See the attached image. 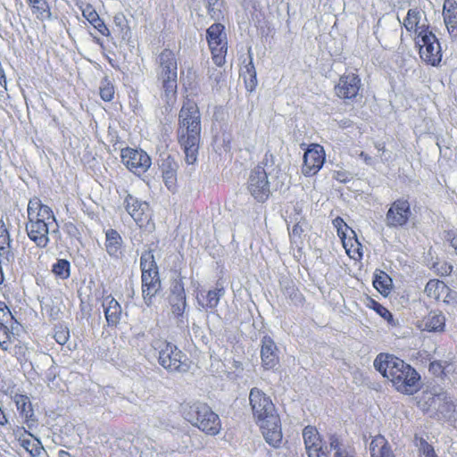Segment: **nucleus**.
<instances>
[{
  "mask_svg": "<svg viewBox=\"0 0 457 457\" xmlns=\"http://www.w3.org/2000/svg\"><path fill=\"white\" fill-rule=\"evenodd\" d=\"M225 295L224 287L217 283L216 287L207 291H202L197 295V302L204 310H213L218 306L220 298Z\"/></svg>",
  "mask_w": 457,
  "mask_h": 457,
  "instance_id": "obj_24",
  "label": "nucleus"
},
{
  "mask_svg": "<svg viewBox=\"0 0 457 457\" xmlns=\"http://www.w3.org/2000/svg\"><path fill=\"white\" fill-rule=\"evenodd\" d=\"M31 13L40 21L52 19V8L47 0H25Z\"/></svg>",
  "mask_w": 457,
  "mask_h": 457,
  "instance_id": "obj_29",
  "label": "nucleus"
},
{
  "mask_svg": "<svg viewBox=\"0 0 457 457\" xmlns=\"http://www.w3.org/2000/svg\"><path fill=\"white\" fill-rule=\"evenodd\" d=\"M433 269L437 275L442 276V277H446V276L451 275V273L453 272V267L448 262L444 261V262H435L433 264Z\"/></svg>",
  "mask_w": 457,
  "mask_h": 457,
  "instance_id": "obj_46",
  "label": "nucleus"
},
{
  "mask_svg": "<svg viewBox=\"0 0 457 457\" xmlns=\"http://www.w3.org/2000/svg\"><path fill=\"white\" fill-rule=\"evenodd\" d=\"M94 42L96 43L97 45H100V46L103 45L102 41L98 37H95L94 38Z\"/></svg>",
  "mask_w": 457,
  "mask_h": 457,
  "instance_id": "obj_61",
  "label": "nucleus"
},
{
  "mask_svg": "<svg viewBox=\"0 0 457 457\" xmlns=\"http://www.w3.org/2000/svg\"><path fill=\"white\" fill-rule=\"evenodd\" d=\"M7 423H8V419H7L4 410L0 406V426H5V425H7Z\"/></svg>",
  "mask_w": 457,
  "mask_h": 457,
  "instance_id": "obj_58",
  "label": "nucleus"
},
{
  "mask_svg": "<svg viewBox=\"0 0 457 457\" xmlns=\"http://www.w3.org/2000/svg\"><path fill=\"white\" fill-rule=\"evenodd\" d=\"M422 12L419 8L409 9L406 17L403 19V26L415 37L422 29V28H429L428 25L420 24Z\"/></svg>",
  "mask_w": 457,
  "mask_h": 457,
  "instance_id": "obj_28",
  "label": "nucleus"
},
{
  "mask_svg": "<svg viewBox=\"0 0 457 457\" xmlns=\"http://www.w3.org/2000/svg\"><path fill=\"white\" fill-rule=\"evenodd\" d=\"M171 312L176 318H181L187 306L186 295L184 291L179 292L171 299Z\"/></svg>",
  "mask_w": 457,
  "mask_h": 457,
  "instance_id": "obj_36",
  "label": "nucleus"
},
{
  "mask_svg": "<svg viewBox=\"0 0 457 457\" xmlns=\"http://www.w3.org/2000/svg\"><path fill=\"white\" fill-rule=\"evenodd\" d=\"M275 164V156L274 154L269 150L265 153L262 160L257 164L262 165V170H265L266 167H271Z\"/></svg>",
  "mask_w": 457,
  "mask_h": 457,
  "instance_id": "obj_54",
  "label": "nucleus"
},
{
  "mask_svg": "<svg viewBox=\"0 0 457 457\" xmlns=\"http://www.w3.org/2000/svg\"><path fill=\"white\" fill-rule=\"evenodd\" d=\"M303 437L309 457H328L323 448L322 439L315 427H305L303 431Z\"/></svg>",
  "mask_w": 457,
  "mask_h": 457,
  "instance_id": "obj_20",
  "label": "nucleus"
},
{
  "mask_svg": "<svg viewBox=\"0 0 457 457\" xmlns=\"http://www.w3.org/2000/svg\"><path fill=\"white\" fill-rule=\"evenodd\" d=\"M10 320H14L15 318L12 314L8 305L2 300H0V323H7Z\"/></svg>",
  "mask_w": 457,
  "mask_h": 457,
  "instance_id": "obj_50",
  "label": "nucleus"
},
{
  "mask_svg": "<svg viewBox=\"0 0 457 457\" xmlns=\"http://www.w3.org/2000/svg\"><path fill=\"white\" fill-rule=\"evenodd\" d=\"M58 457H73V456L67 451L60 450L58 453Z\"/></svg>",
  "mask_w": 457,
  "mask_h": 457,
  "instance_id": "obj_60",
  "label": "nucleus"
},
{
  "mask_svg": "<svg viewBox=\"0 0 457 457\" xmlns=\"http://www.w3.org/2000/svg\"><path fill=\"white\" fill-rule=\"evenodd\" d=\"M361 79L354 72L342 74L334 87L335 95L344 101H355L361 89Z\"/></svg>",
  "mask_w": 457,
  "mask_h": 457,
  "instance_id": "obj_15",
  "label": "nucleus"
},
{
  "mask_svg": "<svg viewBox=\"0 0 457 457\" xmlns=\"http://www.w3.org/2000/svg\"><path fill=\"white\" fill-rule=\"evenodd\" d=\"M99 95L101 99L104 102H112L114 99L115 87L107 77L101 81Z\"/></svg>",
  "mask_w": 457,
  "mask_h": 457,
  "instance_id": "obj_39",
  "label": "nucleus"
},
{
  "mask_svg": "<svg viewBox=\"0 0 457 457\" xmlns=\"http://www.w3.org/2000/svg\"><path fill=\"white\" fill-rule=\"evenodd\" d=\"M54 338L57 344L61 345H65L70 338L69 328L62 325L55 326L54 329Z\"/></svg>",
  "mask_w": 457,
  "mask_h": 457,
  "instance_id": "obj_42",
  "label": "nucleus"
},
{
  "mask_svg": "<svg viewBox=\"0 0 457 457\" xmlns=\"http://www.w3.org/2000/svg\"><path fill=\"white\" fill-rule=\"evenodd\" d=\"M326 160L323 146L319 144H311L303 154V163L301 171L305 177L316 175L322 168Z\"/></svg>",
  "mask_w": 457,
  "mask_h": 457,
  "instance_id": "obj_16",
  "label": "nucleus"
},
{
  "mask_svg": "<svg viewBox=\"0 0 457 457\" xmlns=\"http://www.w3.org/2000/svg\"><path fill=\"white\" fill-rule=\"evenodd\" d=\"M424 294L429 300L436 303L449 304L455 302L456 299V292L438 278H431L427 282Z\"/></svg>",
  "mask_w": 457,
  "mask_h": 457,
  "instance_id": "obj_17",
  "label": "nucleus"
},
{
  "mask_svg": "<svg viewBox=\"0 0 457 457\" xmlns=\"http://www.w3.org/2000/svg\"><path fill=\"white\" fill-rule=\"evenodd\" d=\"M78 7L80 10L83 18H85L91 26L94 22L102 19L96 8L90 3L78 4Z\"/></svg>",
  "mask_w": 457,
  "mask_h": 457,
  "instance_id": "obj_37",
  "label": "nucleus"
},
{
  "mask_svg": "<svg viewBox=\"0 0 457 457\" xmlns=\"http://www.w3.org/2000/svg\"><path fill=\"white\" fill-rule=\"evenodd\" d=\"M370 451L371 457H395L387 440L381 435L372 438Z\"/></svg>",
  "mask_w": 457,
  "mask_h": 457,
  "instance_id": "obj_31",
  "label": "nucleus"
},
{
  "mask_svg": "<svg viewBox=\"0 0 457 457\" xmlns=\"http://www.w3.org/2000/svg\"><path fill=\"white\" fill-rule=\"evenodd\" d=\"M445 239L454 249L457 254V233L454 230H447L445 232Z\"/></svg>",
  "mask_w": 457,
  "mask_h": 457,
  "instance_id": "obj_55",
  "label": "nucleus"
},
{
  "mask_svg": "<svg viewBox=\"0 0 457 457\" xmlns=\"http://www.w3.org/2000/svg\"><path fill=\"white\" fill-rule=\"evenodd\" d=\"M201 114L197 104L187 98L179 112L177 139L187 164H194L201 141Z\"/></svg>",
  "mask_w": 457,
  "mask_h": 457,
  "instance_id": "obj_2",
  "label": "nucleus"
},
{
  "mask_svg": "<svg viewBox=\"0 0 457 457\" xmlns=\"http://www.w3.org/2000/svg\"><path fill=\"white\" fill-rule=\"evenodd\" d=\"M12 400L24 422L30 428V423L35 422L36 419L29 397L26 395L15 394Z\"/></svg>",
  "mask_w": 457,
  "mask_h": 457,
  "instance_id": "obj_27",
  "label": "nucleus"
},
{
  "mask_svg": "<svg viewBox=\"0 0 457 457\" xmlns=\"http://www.w3.org/2000/svg\"><path fill=\"white\" fill-rule=\"evenodd\" d=\"M102 307L107 325L116 328L120 322L122 314V309L119 302L112 295H108L103 298Z\"/></svg>",
  "mask_w": 457,
  "mask_h": 457,
  "instance_id": "obj_22",
  "label": "nucleus"
},
{
  "mask_svg": "<svg viewBox=\"0 0 457 457\" xmlns=\"http://www.w3.org/2000/svg\"><path fill=\"white\" fill-rule=\"evenodd\" d=\"M15 336L12 329H10L6 323H0V348L4 351H11L12 345L15 342Z\"/></svg>",
  "mask_w": 457,
  "mask_h": 457,
  "instance_id": "obj_34",
  "label": "nucleus"
},
{
  "mask_svg": "<svg viewBox=\"0 0 457 457\" xmlns=\"http://www.w3.org/2000/svg\"><path fill=\"white\" fill-rule=\"evenodd\" d=\"M375 147L378 152L384 153L386 151V144L384 142H377Z\"/></svg>",
  "mask_w": 457,
  "mask_h": 457,
  "instance_id": "obj_59",
  "label": "nucleus"
},
{
  "mask_svg": "<svg viewBox=\"0 0 457 457\" xmlns=\"http://www.w3.org/2000/svg\"><path fill=\"white\" fill-rule=\"evenodd\" d=\"M371 309H373L378 315H380L383 319L387 320L389 323H393L394 318L393 314L389 312L387 308L380 304L378 302L371 299L370 304L369 305Z\"/></svg>",
  "mask_w": 457,
  "mask_h": 457,
  "instance_id": "obj_43",
  "label": "nucleus"
},
{
  "mask_svg": "<svg viewBox=\"0 0 457 457\" xmlns=\"http://www.w3.org/2000/svg\"><path fill=\"white\" fill-rule=\"evenodd\" d=\"M360 157L362 159V161L368 164V165H371L373 163V161H372V157L370 156L368 154H366L365 152H361L360 154Z\"/></svg>",
  "mask_w": 457,
  "mask_h": 457,
  "instance_id": "obj_57",
  "label": "nucleus"
},
{
  "mask_svg": "<svg viewBox=\"0 0 457 457\" xmlns=\"http://www.w3.org/2000/svg\"><path fill=\"white\" fill-rule=\"evenodd\" d=\"M13 436L20 445L29 453L31 457H39L45 452L41 441L24 427H16L13 428Z\"/></svg>",
  "mask_w": 457,
  "mask_h": 457,
  "instance_id": "obj_19",
  "label": "nucleus"
},
{
  "mask_svg": "<svg viewBox=\"0 0 457 457\" xmlns=\"http://www.w3.org/2000/svg\"><path fill=\"white\" fill-rule=\"evenodd\" d=\"M437 395H433L428 392H425L422 395V397L418 402V406L423 411H428L429 407L432 405V403H435L436 397Z\"/></svg>",
  "mask_w": 457,
  "mask_h": 457,
  "instance_id": "obj_47",
  "label": "nucleus"
},
{
  "mask_svg": "<svg viewBox=\"0 0 457 457\" xmlns=\"http://www.w3.org/2000/svg\"><path fill=\"white\" fill-rule=\"evenodd\" d=\"M329 445L331 449L336 450L334 457H355L353 453L340 448V441L336 435L330 436Z\"/></svg>",
  "mask_w": 457,
  "mask_h": 457,
  "instance_id": "obj_44",
  "label": "nucleus"
},
{
  "mask_svg": "<svg viewBox=\"0 0 457 457\" xmlns=\"http://www.w3.org/2000/svg\"><path fill=\"white\" fill-rule=\"evenodd\" d=\"M261 358L262 366L267 370L273 369L278 363L277 346L270 337L262 338Z\"/></svg>",
  "mask_w": 457,
  "mask_h": 457,
  "instance_id": "obj_26",
  "label": "nucleus"
},
{
  "mask_svg": "<svg viewBox=\"0 0 457 457\" xmlns=\"http://www.w3.org/2000/svg\"><path fill=\"white\" fill-rule=\"evenodd\" d=\"M373 366L383 378L392 383L397 392L403 395H413L421 388V377L419 372L393 353H378Z\"/></svg>",
  "mask_w": 457,
  "mask_h": 457,
  "instance_id": "obj_1",
  "label": "nucleus"
},
{
  "mask_svg": "<svg viewBox=\"0 0 457 457\" xmlns=\"http://www.w3.org/2000/svg\"><path fill=\"white\" fill-rule=\"evenodd\" d=\"M158 63L161 69L159 79L164 97L168 100L175 98L178 87V60L175 53L164 48L158 55Z\"/></svg>",
  "mask_w": 457,
  "mask_h": 457,
  "instance_id": "obj_8",
  "label": "nucleus"
},
{
  "mask_svg": "<svg viewBox=\"0 0 457 457\" xmlns=\"http://www.w3.org/2000/svg\"><path fill=\"white\" fill-rule=\"evenodd\" d=\"M124 205L128 213L140 228L145 227L151 220L152 212L147 202L128 195L124 199Z\"/></svg>",
  "mask_w": 457,
  "mask_h": 457,
  "instance_id": "obj_18",
  "label": "nucleus"
},
{
  "mask_svg": "<svg viewBox=\"0 0 457 457\" xmlns=\"http://www.w3.org/2000/svg\"><path fill=\"white\" fill-rule=\"evenodd\" d=\"M333 225L337 228V236L341 239L347 255L354 261H361L363 256L362 245L359 242L355 231L341 217L333 220Z\"/></svg>",
  "mask_w": 457,
  "mask_h": 457,
  "instance_id": "obj_11",
  "label": "nucleus"
},
{
  "mask_svg": "<svg viewBox=\"0 0 457 457\" xmlns=\"http://www.w3.org/2000/svg\"><path fill=\"white\" fill-rule=\"evenodd\" d=\"M9 255L10 254H4V255H0V285H2L4 282V271H3V267H2V263L4 261H6L8 262L9 261Z\"/></svg>",
  "mask_w": 457,
  "mask_h": 457,
  "instance_id": "obj_56",
  "label": "nucleus"
},
{
  "mask_svg": "<svg viewBox=\"0 0 457 457\" xmlns=\"http://www.w3.org/2000/svg\"><path fill=\"white\" fill-rule=\"evenodd\" d=\"M223 8L222 0H207V12L212 20L219 21L223 18Z\"/></svg>",
  "mask_w": 457,
  "mask_h": 457,
  "instance_id": "obj_40",
  "label": "nucleus"
},
{
  "mask_svg": "<svg viewBox=\"0 0 457 457\" xmlns=\"http://www.w3.org/2000/svg\"><path fill=\"white\" fill-rule=\"evenodd\" d=\"M415 445L419 447L420 457H438L436 454L434 447L429 445L426 439L421 436H415Z\"/></svg>",
  "mask_w": 457,
  "mask_h": 457,
  "instance_id": "obj_41",
  "label": "nucleus"
},
{
  "mask_svg": "<svg viewBox=\"0 0 457 457\" xmlns=\"http://www.w3.org/2000/svg\"><path fill=\"white\" fill-rule=\"evenodd\" d=\"M412 216L411 204L408 199L395 200L386 213V223L388 228H404Z\"/></svg>",
  "mask_w": 457,
  "mask_h": 457,
  "instance_id": "obj_14",
  "label": "nucleus"
},
{
  "mask_svg": "<svg viewBox=\"0 0 457 457\" xmlns=\"http://www.w3.org/2000/svg\"><path fill=\"white\" fill-rule=\"evenodd\" d=\"M333 179L340 183H347L351 180L352 176L348 171L339 170L333 172Z\"/></svg>",
  "mask_w": 457,
  "mask_h": 457,
  "instance_id": "obj_52",
  "label": "nucleus"
},
{
  "mask_svg": "<svg viewBox=\"0 0 457 457\" xmlns=\"http://www.w3.org/2000/svg\"><path fill=\"white\" fill-rule=\"evenodd\" d=\"M442 15L447 31L451 37H457V2L455 0H445Z\"/></svg>",
  "mask_w": 457,
  "mask_h": 457,
  "instance_id": "obj_25",
  "label": "nucleus"
},
{
  "mask_svg": "<svg viewBox=\"0 0 457 457\" xmlns=\"http://www.w3.org/2000/svg\"><path fill=\"white\" fill-rule=\"evenodd\" d=\"M27 214L25 229L29 238L37 247H46L49 243V228L55 222L53 210L35 197L29 201Z\"/></svg>",
  "mask_w": 457,
  "mask_h": 457,
  "instance_id": "obj_4",
  "label": "nucleus"
},
{
  "mask_svg": "<svg viewBox=\"0 0 457 457\" xmlns=\"http://www.w3.org/2000/svg\"><path fill=\"white\" fill-rule=\"evenodd\" d=\"M303 223L302 221H299L293 225L292 228L289 230V237L291 238V241L294 243H302L303 242V236L304 232L303 228Z\"/></svg>",
  "mask_w": 457,
  "mask_h": 457,
  "instance_id": "obj_45",
  "label": "nucleus"
},
{
  "mask_svg": "<svg viewBox=\"0 0 457 457\" xmlns=\"http://www.w3.org/2000/svg\"><path fill=\"white\" fill-rule=\"evenodd\" d=\"M446 319L439 310H432L416 323V328L421 331L442 333L445 330Z\"/></svg>",
  "mask_w": 457,
  "mask_h": 457,
  "instance_id": "obj_21",
  "label": "nucleus"
},
{
  "mask_svg": "<svg viewBox=\"0 0 457 457\" xmlns=\"http://www.w3.org/2000/svg\"><path fill=\"white\" fill-rule=\"evenodd\" d=\"M206 41L213 62L221 67L226 62L228 52V38L225 26L220 22L212 24L206 29Z\"/></svg>",
  "mask_w": 457,
  "mask_h": 457,
  "instance_id": "obj_10",
  "label": "nucleus"
},
{
  "mask_svg": "<svg viewBox=\"0 0 457 457\" xmlns=\"http://www.w3.org/2000/svg\"><path fill=\"white\" fill-rule=\"evenodd\" d=\"M446 366L441 361H433L429 363L428 371L434 376L444 377L445 376Z\"/></svg>",
  "mask_w": 457,
  "mask_h": 457,
  "instance_id": "obj_48",
  "label": "nucleus"
},
{
  "mask_svg": "<svg viewBox=\"0 0 457 457\" xmlns=\"http://www.w3.org/2000/svg\"><path fill=\"white\" fill-rule=\"evenodd\" d=\"M179 411L185 420L206 436H216L222 429L220 416L204 402H184Z\"/></svg>",
  "mask_w": 457,
  "mask_h": 457,
  "instance_id": "obj_5",
  "label": "nucleus"
},
{
  "mask_svg": "<svg viewBox=\"0 0 457 457\" xmlns=\"http://www.w3.org/2000/svg\"><path fill=\"white\" fill-rule=\"evenodd\" d=\"M151 345L156 352L159 365L169 373H187L190 370L192 361L178 345L162 338L154 340Z\"/></svg>",
  "mask_w": 457,
  "mask_h": 457,
  "instance_id": "obj_6",
  "label": "nucleus"
},
{
  "mask_svg": "<svg viewBox=\"0 0 457 457\" xmlns=\"http://www.w3.org/2000/svg\"><path fill=\"white\" fill-rule=\"evenodd\" d=\"M52 272L62 279H67L71 275V264L66 259H58L52 266Z\"/></svg>",
  "mask_w": 457,
  "mask_h": 457,
  "instance_id": "obj_38",
  "label": "nucleus"
},
{
  "mask_svg": "<svg viewBox=\"0 0 457 457\" xmlns=\"http://www.w3.org/2000/svg\"><path fill=\"white\" fill-rule=\"evenodd\" d=\"M249 402L253 419L266 442L278 447L283 438L280 418L270 396L257 387L250 390Z\"/></svg>",
  "mask_w": 457,
  "mask_h": 457,
  "instance_id": "obj_3",
  "label": "nucleus"
},
{
  "mask_svg": "<svg viewBox=\"0 0 457 457\" xmlns=\"http://www.w3.org/2000/svg\"><path fill=\"white\" fill-rule=\"evenodd\" d=\"M105 249L109 255L119 257L121 253L122 238L119 232L113 228H109L105 232Z\"/></svg>",
  "mask_w": 457,
  "mask_h": 457,
  "instance_id": "obj_32",
  "label": "nucleus"
},
{
  "mask_svg": "<svg viewBox=\"0 0 457 457\" xmlns=\"http://www.w3.org/2000/svg\"><path fill=\"white\" fill-rule=\"evenodd\" d=\"M162 179L167 188L174 192L177 189V171L179 165L175 159L170 155H168L165 159H162L160 165Z\"/></svg>",
  "mask_w": 457,
  "mask_h": 457,
  "instance_id": "obj_23",
  "label": "nucleus"
},
{
  "mask_svg": "<svg viewBox=\"0 0 457 457\" xmlns=\"http://www.w3.org/2000/svg\"><path fill=\"white\" fill-rule=\"evenodd\" d=\"M92 27L97 31L99 35L104 37H111V30L107 24L104 22L103 19L97 21L96 22H94Z\"/></svg>",
  "mask_w": 457,
  "mask_h": 457,
  "instance_id": "obj_51",
  "label": "nucleus"
},
{
  "mask_svg": "<svg viewBox=\"0 0 457 457\" xmlns=\"http://www.w3.org/2000/svg\"><path fill=\"white\" fill-rule=\"evenodd\" d=\"M247 91L253 92L257 87L256 71L250 56L249 62L245 66V71L241 73Z\"/></svg>",
  "mask_w": 457,
  "mask_h": 457,
  "instance_id": "obj_33",
  "label": "nucleus"
},
{
  "mask_svg": "<svg viewBox=\"0 0 457 457\" xmlns=\"http://www.w3.org/2000/svg\"><path fill=\"white\" fill-rule=\"evenodd\" d=\"M120 159L123 165L137 176L145 174L152 165L151 157L140 148L127 146L120 150Z\"/></svg>",
  "mask_w": 457,
  "mask_h": 457,
  "instance_id": "obj_13",
  "label": "nucleus"
},
{
  "mask_svg": "<svg viewBox=\"0 0 457 457\" xmlns=\"http://www.w3.org/2000/svg\"><path fill=\"white\" fill-rule=\"evenodd\" d=\"M141 292L145 303L153 305L154 298L162 289L159 269L154 252L146 250L140 256Z\"/></svg>",
  "mask_w": 457,
  "mask_h": 457,
  "instance_id": "obj_7",
  "label": "nucleus"
},
{
  "mask_svg": "<svg viewBox=\"0 0 457 457\" xmlns=\"http://www.w3.org/2000/svg\"><path fill=\"white\" fill-rule=\"evenodd\" d=\"M247 190L258 203L263 204L270 198L271 195L270 185L268 174L265 170H262V165L254 166L250 171Z\"/></svg>",
  "mask_w": 457,
  "mask_h": 457,
  "instance_id": "obj_12",
  "label": "nucleus"
},
{
  "mask_svg": "<svg viewBox=\"0 0 457 457\" xmlns=\"http://www.w3.org/2000/svg\"><path fill=\"white\" fill-rule=\"evenodd\" d=\"M414 41L422 62L433 67L440 64L443 57L441 45L429 28H422Z\"/></svg>",
  "mask_w": 457,
  "mask_h": 457,
  "instance_id": "obj_9",
  "label": "nucleus"
},
{
  "mask_svg": "<svg viewBox=\"0 0 457 457\" xmlns=\"http://www.w3.org/2000/svg\"><path fill=\"white\" fill-rule=\"evenodd\" d=\"M28 348L24 344L19 342V344H15L13 347L12 346V354L17 358V360L21 362L26 359Z\"/></svg>",
  "mask_w": 457,
  "mask_h": 457,
  "instance_id": "obj_49",
  "label": "nucleus"
},
{
  "mask_svg": "<svg viewBox=\"0 0 457 457\" xmlns=\"http://www.w3.org/2000/svg\"><path fill=\"white\" fill-rule=\"evenodd\" d=\"M12 239L6 224L0 220V255L10 254Z\"/></svg>",
  "mask_w": 457,
  "mask_h": 457,
  "instance_id": "obj_35",
  "label": "nucleus"
},
{
  "mask_svg": "<svg viewBox=\"0 0 457 457\" xmlns=\"http://www.w3.org/2000/svg\"><path fill=\"white\" fill-rule=\"evenodd\" d=\"M113 22L116 27L120 28L121 30L129 29L128 21L126 16L122 12L116 13L113 16Z\"/></svg>",
  "mask_w": 457,
  "mask_h": 457,
  "instance_id": "obj_53",
  "label": "nucleus"
},
{
  "mask_svg": "<svg viewBox=\"0 0 457 457\" xmlns=\"http://www.w3.org/2000/svg\"><path fill=\"white\" fill-rule=\"evenodd\" d=\"M373 287L383 296H388L393 289V280L384 270L377 269L373 274Z\"/></svg>",
  "mask_w": 457,
  "mask_h": 457,
  "instance_id": "obj_30",
  "label": "nucleus"
}]
</instances>
